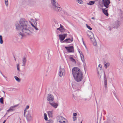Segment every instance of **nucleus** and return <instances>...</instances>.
<instances>
[{"mask_svg":"<svg viewBox=\"0 0 123 123\" xmlns=\"http://www.w3.org/2000/svg\"><path fill=\"white\" fill-rule=\"evenodd\" d=\"M32 27H30L27 21L24 18L20 19L19 22L15 24L16 29L21 31L22 32L18 33L17 35L20 39H22L25 36L31 35L34 31L38 30L36 25L35 26L31 23Z\"/></svg>","mask_w":123,"mask_h":123,"instance_id":"f257e3e1","label":"nucleus"},{"mask_svg":"<svg viewBox=\"0 0 123 123\" xmlns=\"http://www.w3.org/2000/svg\"><path fill=\"white\" fill-rule=\"evenodd\" d=\"M72 72L76 81L79 82L82 80L83 78L82 73L79 68L77 67H74L72 69Z\"/></svg>","mask_w":123,"mask_h":123,"instance_id":"f03ea898","label":"nucleus"},{"mask_svg":"<svg viewBox=\"0 0 123 123\" xmlns=\"http://www.w3.org/2000/svg\"><path fill=\"white\" fill-rule=\"evenodd\" d=\"M87 35L92 42L93 45L96 46L97 45L96 41L94 38L93 34L91 31H88L87 32Z\"/></svg>","mask_w":123,"mask_h":123,"instance_id":"7ed1b4c3","label":"nucleus"},{"mask_svg":"<svg viewBox=\"0 0 123 123\" xmlns=\"http://www.w3.org/2000/svg\"><path fill=\"white\" fill-rule=\"evenodd\" d=\"M56 118L57 121L60 123H68L67 120L61 116H57Z\"/></svg>","mask_w":123,"mask_h":123,"instance_id":"20e7f679","label":"nucleus"},{"mask_svg":"<svg viewBox=\"0 0 123 123\" xmlns=\"http://www.w3.org/2000/svg\"><path fill=\"white\" fill-rule=\"evenodd\" d=\"M102 66L101 64L98 65V67L97 68V71L98 74V77L100 78L102 75L103 74V72L102 70Z\"/></svg>","mask_w":123,"mask_h":123,"instance_id":"39448f33","label":"nucleus"},{"mask_svg":"<svg viewBox=\"0 0 123 123\" xmlns=\"http://www.w3.org/2000/svg\"><path fill=\"white\" fill-rule=\"evenodd\" d=\"M120 24V22L118 21L112 22L111 24V26L113 28H117L119 27Z\"/></svg>","mask_w":123,"mask_h":123,"instance_id":"423d86ee","label":"nucleus"},{"mask_svg":"<svg viewBox=\"0 0 123 123\" xmlns=\"http://www.w3.org/2000/svg\"><path fill=\"white\" fill-rule=\"evenodd\" d=\"M104 86L106 90H107V81L106 75L105 73H104Z\"/></svg>","mask_w":123,"mask_h":123,"instance_id":"0eeeda50","label":"nucleus"},{"mask_svg":"<svg viewBox=\"0 0 123 123\" xmlns=\"http://www.w3.org/2000/svg\"><path fill=\"white\" fill-rule=\"evenodd\" d=\"M110 3V2H109L106 0H102V3L106 8H108L109 6V4Z\"/></svg>","mask_w":123,"mask_h":123,"instance_id":"6e6552de","label":"nucleus"},{"mask_svg":"<svg viewBox=\"0 0 123 123\" xmlns=\"http://www.w3.org/2000/svg\"><path fill=\"white\" fill-rule=\"evenodd\" d=\"M65 48L68 52H74V49L73 46H71L69 47H65Z\"/></svg>","mask_w":123,"mask_h":123,"instance_id":"1a4fd4ad","label":"nucleus"},{"mask_svg":"<svg viewBox=\"0 0 123 123\" xmlns=\"http://www.w3.org/2000/svg\"><path fill=\"white\" fill-rule=\"evenodd\" d=\"M54 99V97L53 95L50 94H48L47 97V100L49 102L53 101Z\"/></svg>","mask_w":123,"mask_h":123,"instance_id":"9d476101","label":"nucleus"},{"mask_svg":"<svg viewBox=\"0 0 123 123\" xmlns=\"http://www.w3.org/2000/svg\"><path fill=\"white\" fill-rule=\"evenodd\" d=\"M67 34H61L59 35V39L60 41L61 42H62V41H63L65 39V37L67 36Z\"/></svg>","mask_w":123,"mask_h":123,"instance_id":"9b49d317","label":"nucleus"},{"mask_svg":"<svg viewBox=\"0 0 123 123\" xmlns=\"http://www.w3.org/2000/svg\"><path fill=\"white\" fill-rule=\"evenodd\" d=\"M60 5L56 6L53 7L54 10L57 12H60L62 10V8L60 6Z\"/></svg>","mask_w":123,"mask_h":123,"instance_id":"f8f14e48","label":"nucleus"},{"mask_svg":"<svg viewBox=\"0 0 123 123\" xmlns=\"http://www.w3.org/2000/svg\"><path fill=\"white\" fill-rule=\"evenodd\" d=\"M26 117V119L28 121H31L32 119V117L31 116V114L30 113L28 112L26 115L25 116Z\"/></svg>","mask_w":123,"mask_h":123,"instance_id":"ddd939ff","label":"nucleus"},{"mask_svg":"<svg viewBox=\"0 0 123 123\" xmlns=\"http://www.w3.org/2000/svg\"><path fill=\"white\" fill-rule=\"evenodd\" d=\"M65 71V69L64 68H61L60 67V71L59 73V75L60 77H62L63 75V73Z\"/></svg>","mask_w":123,"mask_h":123,"instance_id":"4468645a","label":"nucleus"},{"mask_svg":"<svg viewBox=\"0 0 123 123\" xmlns=\"http://www.w3.org/2000/svg\"><path fill=\"white\" fill-rule=\"evenodd\" d=\"M22 66H25L26 65V63L27 61L26 58L25 57H23L22 58Z\"/></svg>","mask_w":123,"mask_h":123,"instance_id":"2eb2a0df","label":"nucleus"},{"mask_svg":"<svg viewBox=\"0 0 123 123\" xmlns=\"http://www.w3.org/2000/svg\"><path fill=\"white\" fill-rule=\"evenodd\" d=\"M49 104L52 107L55 108H57L58 105L57 103L55 102L51 103L49 102Z\"/></svg>","mask_w":123,"mask_h":123,"instance_id":"dca6fc26","label":"nucleus"},{"mask_svg":"<svg viewBox=\"0 0 123 123\" xmlns=\"http://www.w3.org/2000/svg\"><path fill=\"white\" fill-rule=\"evenodd\" d=\"M53 7L56 6H58L59 4L55 0H51Z\"/></svg>","mask_w":123,"mask_h":123,"instance_id":"f3484780","label":"nucleus"},{"mask_svg":"<svg viewBox=\"0 0 123 123\" xmlns=\"http://www.w3.org/2000/svg\"><path fill=\"white\" fill-rule=\"evenodd\" d=\"M17 106L16 105H15L14 106H12L9 109L7 110V111L8 112H9V111H14V110L13 109L14 108L16 107Z\"/></svg>","mask_w":123,"mask_h":123,"instance_id":"a211bd4d","label":"nucleus"},{"mask_svg":"<svg viewBox=\"0 0 123 123\" xmlns=\"http://www.w3.org/2000/svg\"><path fill=\"white\" fill-rule=\"evenodd\" d=\"M60 26L59 28H57V30H59L61 32H63L64 31V29L63 26L61 24H60Z\"/></svg>","mask_w":123,"mask_h":123,"instance_id":"6ab92c4d","label":"nucleus"},{"mask_svg":"<svg viewBox=\"0 0 123 123\" xmlns=\"http://www.w3.org/2000/svg\"><path fill=\"white\" fill-rule=\"evenodd\" d=\"M108 9H102V10L103 13L107 16H108V14L107 12Z\"/></svg>","mask_w":123,"mask_h":123,"instance_id":"aec40b11","label":"nucleus"},{"mask_svg":"<svg viewBox=\"0 0 123 123\" xmlns=\"http://www.w3.org/2000/svg\"><path fill=\"white\" fill-rule=\"evenodd\" d=\"M73 41V39H71L70 38H68L66 39L63 42L66 43H70Z\"/></svg>","mask_w":123,"mask_h":123,"instance_id":"412c9836","label":"nucleus"},{"mask_svg":"<svg viewBox=\"0 0 123 123\" xmlns=\"http://www.w3.org/2000/svg\"><path fill=\"white\" fill-rule=\"evenodd\" d=\"M53 112V111H49L48 112V115L49 118H52V117Z\"/></svg>","mask_w":123,"mask_h":123,"instance_id":"4be33fe9","label":"nucleus"},{"mask_svg":"<svg viewBox=\"0 0 123 123\" xmlns=\"http://www.w3.org/2000/svg\"><path fill=\"white\" fill-rule=\"evenodd\" d=\"M74 88L76 90H79L81 88V86L80 85H77L74 86Z\"/></svg>","mask_w":123,"mask_h":123,"instance_id":"5701e85b","label":"nucleus"},{"mask_svg":"<svg viewBox=\"0 0 123 123\" xmlns=\"http://www.w3.org/2000/svg\"><path fill=\"white\" fill-rule=\"evenodd\" d=\"M75 1L76 2L81 5L83 4V1L82 0H75Z\"/></svg>","mask_w":123,"mask_h":123,"instance_id":"b1692460","label":"nucleus"},{"mask_svg":"<svg viewBox=\"0 0 123 123\" xmlns=\"http://www.w3.org/2000/svg\"><path fill=\"white\" fill-rule=\"evenodd\" d=\"M95 3L94 1H91L89 2L88 3H87V4L88 5H92L94 4Z\"/></svg>","mask_w":123,"mask_h":123,"instance_id":"393cba45","label":"nucleus"},{"mask_svg":"<svg viewBox=\"0 0 123 123\" xmlns=\"http://www.w3.org/2000/svg\"><path fill=\"white\" fill-rule=\"evenodd\" d=\"M80 56L82 61L83 62H84L85 61V59L83 55L82 54H81V55Z\"/></svg>","mask_w":123,"mask_h":123,"instance_id":"a878e982","label":"nucleus"},{"mask_svg":"<svg viewBox=\"0 0 123 123\" xmlns=\"http://www.w3.org/2000/svg\"><path fill=\"white\" fill-rule=\"evenodd\" d=\"M109 65L110 63H107L104 64V67L105 68H107Z\"/></svg>","mask_w":123,"mask_h":123,"instance_id":"bb28decb","label":"nucleus"},{"mask_svg":"<svg viewBox=\"0 0 123 123\" xmlns=\"http://www.w3.org/2000/svg\"><path fill=\"white\" fill-rule=\"evenodd\" d=\"M14 78L15 80L18 82H20V79L18 77L16 76H15Z\"/></svg>","mask_w":123,"mask_h":123,"instance_id":"cd10ccee","label":"nucleus"},{"mask_svg":"<svg viewBox=\"0 0 123 123\" xmlns=\"http://www.w3.org/2000/svg\"><path fill=\"white\" fill-rule=\"evenodd\" d=\"M0 102L2 104H3V98L2 97L0 98Z\"/></svg>","mask_w":123,"mask_h":123,"instance_id":"c85d7f7f","label":"nucleus"},{"mask_svg":"<svg viewBox=\"0 0 123 123\" xmlns=\"http://www.w3.org/2000/svg\"><path fill=\"white\" fill-rule=\"evenodd\" d=\"M17 68L18 70L20 71V70L19 68V64H17Z\"/></svg>","mask_w":123,"mask_h":123,"instance_id":"c756f323","label":"nucleus"},{"mask_svg":"<svg viewBox=\"0 0 123 123\" xmlns=\"http://www.w3.org/2000/svg\"><path fill=\"white\" fill-rule=\"evenodd\" d=\"M44 118L45 120H47L48 118L47 116V114L45 113L44 114Z\"/></svg>","mask_w":123,"mask_h":123,"instance_id":"7c9ffc66","label":"nucleus"},{"mask_svg":"<svg viewBox=\"0 0 123 123\" xmlns=\"http://www.w3.org/2000/svg\"><path fill=\"white\" fill-rule=\"evenodd\" d=\"M5 4L7 6L8 5V0H5Z\"/></svg>","mask_w":123,"mask_h":123,"instance_id":"2f4dec72","label":"nucleus"},{"mask_svg":"<svg viewBox=\"0 0 123 123\" xmlns=\"http://www.w3.org/2000/svg\"><path fill=\"white\" fill-rule=\"evenodd\" d=\"M70 60L73 62H75V60L72 57H71L69 58Z\"/></svg>","mask_w":123,"mask_h":123,"instance_id":"473e14b6","label":"nucleus"},{"mask_svg":"<svg viewBox=\"0 0 123 123\" xmlns=\"http://www.w3.org/2000/svg\"><path fill=\"white\" fill-rule=\"evenodd\" d=\"M47 123H53V121L52 120L50 119L47 122Z\"/></svg>","mask_w":123,"mask_h":123,"instance_id":"72a5a7b5","label":"nucleus"},{"mask_svg":"<svg viewBox=\"0 0 123 123\" xmlns=\"http://www.w3.org/2000/svg\"><path fill=\"white\" fill-rule=\"evenodd\" d=\"M86 26L87 28L89 29L90 30H92V28H91L90 26L88 25L87 24H86Z\"/></svg>","mask_w":123,"mask_h":123,"instance_id":"f704fd0d","label":"nucleus"},{"mask_svg":"<svg viewBox=\"0 0 123 123\" xmlns=\"http://www.w3.org/2000/svg\"><path fill=\"white\" fill-rule=\"evenodd\" d=\"M87 99V98L85 97H84L83 98H82V100L84 101H86V100Z\"/></svg>","mask_w":123,"mask_h":123,"instance_id":"c9c22d12","label":"nucleus"},{"mask_svg":"<svg viewBox=\"0 0 123 123\" xmlns=\"http://www.w3.org/2000/svg\"><path fill=\"white\" fill-rule=\"evenodd\" d=\"M3 41L2 39H0V43L1 44H2L3 43Z\"/></svg>","mask_w":123,"mask_h":123,"instance_id":"e433bc0d","label":"nucleus"},{"mask_svg":"<svg viewBox=\"0 0 123 123\" xmlns=\"http://www.w3.org/2000/svg\"><path fill=\"white\" fill-rule=\"evenodd\" d=\"M26 109H25L24 110V117H25V113L26 112Z\"/></svg>","mask_w":123,"mask_h":123,"instance_id":"4c0bfd02","label":"nucleus"},{"mask_svg":"<svg viewBox=\"0 0 123 123\" xmlns=\"http://www.w3.org/2000/svg\"><path fill=\"white\" fill-rule=\"evenodd\" d=\"M73 120L74 121H75L76 119V117L74 116V117H73Z\"/></svg>","mask_w":123,"mask_h":123,"instance_id":"58836bf2","label":"nucleus"},{"mask_svg":"<svg viewBox=\"0 0 123 123\" xmlns=\"http://www.w3.org/2000/svg\"><path fill=\"white\" fill-rule=\"evenodd\" d=\"M73 115L74 116L76 117L77 115V114L76 113H74L73 114Z\"/></svg>","mask_w":123,"mask_h":123,"instance_id":"ea45409f","label":"nucleus"},{"mask_svg":"<svg viewBox=\"0 0 123 123\" xmlns=\"http://www.w3.org/2000/svg\"><path fill=\"white\" fill-rule=\"evenodd\" d=\"M29 105H27L26 106V108L25 109H27L29 108Z\"/></svg>","mask_w":123,"mask_h":123,"instance_id":"a19ab883","label":"nucleus"},{"mask_svg":"<svg viewBox=\"0 0 123 123\" xmlns=\"http://www.w3.org/2000/svg\"><path fill=\"white\" fill-rule=\"evenodd\" d=\"M79 52L80 54V56L81 55V54H83L81 52L79 51Z\"/></svg>","mask_w":123,"mask_h":123,"instance_id":"79ce46f5","label":"nucleus"},{"mask_svg":"<svg viewBox=\"0 0 123 123\" xmlns=\"http://www.w3.org/2000/svg\"><path fill=\"white\" fill-rule=\"evenodd\" d=\"M1 74L6 79L7 78V77H6L4 75L2 74L1 73Z\"/></svg>","mask_w":123,"mask_h":123,"instance_id":"37998d69","label":"nucleus"},{"mask_svg":"<svg viewBox=\"0 0 123 123\" xmlns=\"http://www.w3.org/2000/svg\"><path fill=\"white\" fill-rule=\"evenodd\" d=\"M2 39V36L0 35V39Z\"/></svg>","mask_w":123,"mask_h":123,"instance_id":"c03bdc74","label":"nucleus"},{"mask_svg":"<svg viewBox=\"0 0 123 123\" xmlns=\"http://www.w3.org/2000/svg\"><path fill=\"white\" fill-rule=\"evenodd\" d=\"M91 18L93 19H95V18L94 17H92Z\"/></svg>","mask_w":123,"mask_h":123,"instance_id":"a18cd8bd","label":"nucleus"},{"mask_svg":"<svg viewBox=\"0 0 123 123\" xmlns=\"http://www.w3.org/2000/svg\"><path fill=\"white\" fill-rule=\"evenodd\" d=\"M6 120H4V122H3V123H5V122H6Z\"/></svg>","mask_w":123,"mask_h":123,"instance_id":"49530a36","label":"nucleus"},{"mask_svg":"<svg viewBox=\"0 0 123 123\" xmlns=\"http://www.w3.org/2000/svg\"><path fill=\"white\" fill-rule=\"evenodd\" d=\"M2 91L4 93L5 95V92L4 91Z\"/></svg>","mask_w":123,"mask_h":123,"instance_id":"de8ad7c7","label":"nucleus"},{"mask_svg":"<svg viewBox=\"0 0 123 123\" xmlns=\"http://www.w3.org/2000/svg\"><path fill=\"white\" fill-rule=\"evenodd\" d=\"M106 0L107 1H108L109 2H110V0Z\"/></svg>","mask_w":123,"mask_h":123,"instance_id":"09e8293b","label":"nucleus"},{"mask_svg":"<svg viewBox=\"0 0 123 123\" xmlns=\"http://www.w3.org/2000/svg\"><path fill=\"white\" fill-rule=\"evenodd\" d=\"M14 58H15V61H16V59L14 57Z\"/></svg>","mask_w":123,"mask_h":123,"instance_id":"8fccbe9b","label":"nucleus"},{"mask_svg":"<svg viewBox=\"0 0 123 123\" xmlns=\"http://www.w3.org/2000/svg\"><path fill=\"white\" fill-rule=\"evenodd\" d=\"M82 121L80 123H82Z\"/></svg>","mask_w":123,"mask_h":123,"instance_id":"3c124183","label":"nucleus"},{"mask_svg":"<svg viewBox=\"0 0 123 123\" xmlns=\"http://www.w3.org/2000/svg\"><path fill=\"white\" fill-rule=\"evenodd\" d=\"M36 21H37V20L36 19Z\"/></svg>","mask_w":123,"mask_h":123,"instance_id":"603ef678","label":"nucleus"},{"mask_svg":"<svg viewBox=\"0 0 123 123\" xmlns=\"http://www.w3.org/2000/svg\"><path fill=\"white\" fill-rule=\"evenodd\" d=\"M119 0V1H120V0Z\"/></svg>","mask_w":123,"mask_h":123,"instance_id":"864d4df0","label":"nucleus"}]
</instances>
